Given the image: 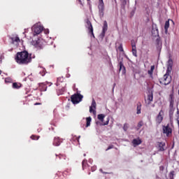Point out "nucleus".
<instances>
[{"label":"nucleus","mask_w":179,"mask_h":179,"mask_svg":"<svg viewBox=\"0 0 179 179\" xmlns=\"http://www.w3.org/2000/svg\"><path fill=\"white\" fill-rule=\"evenodd\" d=\"M155 71V65L151 66L150 69L148 70V73L150 76H153V72Z\"/></svg>","instance_id":"nucleus-27"},{"label":"nucleus","mask_w":179,"mask_h":179,"mask_svg":"<svg viewBox=\"0 0 179 179\" xmlns=\"http://www.w3.org/2000/svg\"><path fill=\"white\" fill-rule=\"evenodd\" d=\"M118 50H119V51H120V52H124V48H122V44H120L119 45Z\"/></svg>","instance_id":"nucleus-35"},{"label":"nucleus","mask_w":179,"mask_h":179,"mask_svg":"<svg viewBox=\"0 0 179 179\" xmlns=\"http://www.w3.org/2000/svg\"><path fill=\"white\" fill-rule=\"evenodd\" d=\"M63 158H64L65 159V156H64V157Z\"/></svg>","instance_id":"nucleus-52"},{"label":"nucleus","mask_w":179,"mask_h":179,"mask_svg":"<svg viewBox=\"0 0 179 179\" xmlns=\"http://www.w3.org/2000/svg\"><path fill=\"white\" fill-rule=\"evenodd\" d=\"M124 2H127V0H124Z\"/></svg>","instance_id":"nucleus-49"},{"label":"nucleus","mask_w":179,"mask_h":179,"mask_svg":"<svg viewBox=\"0 0 179 179\" xmlns=\"http://www.w3.org/2000/svg\"><path fill=\"white\" fill-rule=\"evenodd\" d=\"M5 82H9V78H6Z\"/></svg>","instance_id":"nucleus-46"},{"label":"nucleus","mask_w":179,"mask_h":179,"mask_svg":"<svg viewBox=\"0 0 179 179\" xmlns=\"http://www.w3.org/2000/svg\"><path fill=\"white\" fill-rule=\"evenodd\" d=\"M170 73L171 72L166 71V73L164 75L163 78H160L159 83L161 85H165V86H167V85H170L171 83V76H170Z\"/></svg>","instance_id":"nucleus-2"},{"label":"nucleus","mask_w":179,"mask_h":179,"mask_svg":"<svg viewBox=\"0 0 179 179\" xmlns=\"http://www.w3.org/2000/svg\"><path fill=\"white\" fill-rule=\"evenodd\" d=\"M169 101L171 106H174V90H172V93L169 94Z\"/></svg>","instance_id":"nucleus-18"},{"label":"nucleus","mask_w":179,"mask_h":179,"mask_svg":"<svg viewBox=\"0 0 179 179\" xmlns=\"http://www.w3.org/2000/svg\"><path fill=\"white\" fill-rule=\"evenodd\" d=\"M132 143H133L134 148L136 146H139V145H141L142 143V140H141V138H137V139L134 138L132 141Z\"/></svg>","instance_id":"nucleus-21"},{"label":"nucleus","mask_w":179,"mask_h":179,"mask_svg":"<svg viewBox=\"0 0 179 179\" xmlns=\"http://www.w3.org/2000/svg\"><path fill=\"white\" fill-rule=\"evenodd\" d=\"M86 23L88 26L87 29L89 30L90 34H91V36L94 38V33H93V25L92 24V22H90V20H87Z\"/></svg>","instance_id":"nucleus-12"},{"label":"nucleus","mask_w":179,"mask_h":179,"mask_svg":"<svg viewBox=\"0 0 179 179\" xmlns=\"http://www.w3.org/2000/svg\"><path fill=\"white\" fill-rule=\"evenodd\" d=\"M32 44L34 45L35 48H37V50H43V48H44V45L41 39L38 38L37 40L34 41Z\"/></svg>","instance_id":"nucleus-6"},{"label":"nucleus","mask_w":179,"mask_h":179,"mask_svg":"<svg viewBox=\"0 0 179 179\" xmlns=\"http://www.w3.org/2000/svg\"><path fill=\"white\" fill-rule=\"evenodd\" d=\"M163 134H165L166 136H170L173 134V129L170 127V124H168L166 126L162 127Z\"/></svg>","instance_id":"nucleus-5"},{"label":"nucleus","mask_w":179,"mask_h":179,"mask_svg":"<svg viewBox=\"0 0 179 179\" xmlns=\"http://www.w3.org/2000/svg\"><path fill=\"white\" fill-rule=\"evenodd\" d=\"M62 80H64L63 78H57V82H62Z\"/></svg>","instance_id":"nucleus-40"},{"label":"nucleus","mask_w":179,"mask_h":179,"mask_svg":"<svg viewBox=\"0 0 179 179\" xmlns=\"http://www.w3.org/2000/svg\"><path fill=\"white\" fill-rule=\"evenodd\" d=\"M141 108H142V103L141 102H138L137 103V108H136L137 112H136V114H141Z\"/></svg>","instance_id":"nucleus-25"},{"label":"nucleus","mask_w":179,"mask_h":179,"mask_svg":"<svg viewBox=\"0 0 179 179\" xmlns=\"http://www.w3.org/2000/svg\"><path fill=\"white\" fill-rule=\"evenodd\" d=\"M96 101L94 99L92 100V103L91 106L90 107V113H92L93 114H96Z\"/></svg>","instance_id":"nucleus-17"},{"label":"nucleus","mask_w":179,"mask_h":179,"mask_svg":"<svg viewBox=\"0 0 179 179\" xmlns=\"http://www.w3.org/2000/svg\"><path fill=\"white\" fill-rule=\"evenodd\" d=\"M87 1H90V0H87Z\"/></svg>","instance_id":"nucleus-53"},{"label":"nucleus","mask_w":179,"mask_h":179,"mask_svg":"<svg viewBox=\"0 0 179 179\" xmlns=\"http://www.w3.org/2000/svg\"><path fill=\"white\" fill-rule=\"evenodd\" d=\"M2 62V59L0 57V64Z\"/></svg>","instance_id":"nucleus-47"},{"label":"nucleus","mask_w":179,"mask_h":179,"mask_svg":"<svg viewBox=\"0 0 179 179\" xmlns=\"http://www.w3.org/2000/svg\"><path fill=\"white\" fill-rule=\"evenodd\" d=\"M166 143L164 142H157V149H158L159 152H164L166 150Z\"/></svg>","instance_id":"nucleus-10"},{"label":"nucleus","mask_w":179,"mask_h":179,"mask_svg":"<svg viewBox=\"0 0 179 179\" xmlns=\"http://www.w3.org/2000/svg\"><path fill=\"white\" fill-rule=\"evenodd\" d=\"M105 117H106V115H104L103 114L98 115V120H99L101 122H103Z\"/></svg>","instance_id":"nucleus-28"},{"label":"nucleus","mask_w":179,"mask_h":179,"mask_svg":"<svg viewBox=\"0 0 179 179\" xmlns=\"http://www.w3.org/2000/svg\"><path fill=\"white\" fill-rule=\"evenodd\" d=\"M79 138H80V136H79L78 137H76V141L79 143Z\"/></svg>","instance_id":"nucleus-43"},{"label":"nucleus","mask_w":179,"mask_h":179,"mask_svg":"<svg viewBox=\"0 0 179 179\" xmlns=\"http://www.w3.org/2000/svg\"><path fill=\"white\" fill-rule=\"evenodd\" d=\"M163 114H164V113L163 112V110H161L156 117V122L158 125L163 122Z\"/></svg>","instance_id":"nucleus-9"},{"label":"nucleus","mask_w":179,"mask_h":179,"mask_svg":"<svg viewBox=\"0 0 179 179\" xmlns=\"http://www.w3.org/2000/svg\"><path fill=\"white\" fill-rule=\"evenodd\" d=\"M20 87H22V84L18 83H13V89H20Z\"/></svg>","instance_id":"nucleus-26"},{"label":"nucleus","mask_w":179,"mask_h":179,"mask_svg":"<svg viewBox=\"0 0 179 179\" xmlns=\"http://www.w3.org/2000/svg\"><path fill=\"white\" fill-rule=\"evenodd\" d=\"M15 62L19 65H27L31 62V54H29V52L24 50L17 52L15 57Z\"/></svg>","instance_id":"nucleus-1"},{"label":"nucleus","mask_w":179,"mask_h":179,"mask_svg":"<svg viewBox=\"0 0 179 179\" xmlns=\"http://www.w3.org/2000/svg\"><path fill=\"white\" fill-rule=\"evenodd\" d=\"M98 8L100 17H103L104 16V1L103 0H99Z\"/></svg>","instance_id":"nucleus-4"},{"label":"nucleus","mask_w":179,"mask_h":179,"mask_svg":"<svg viewBox=\"0 0 179 179\" xmlns=\"http://www.w3.org/2000/svg\"><path fill=\"white\" fill-rule=\"evenodd\" d=\"M141 127H143V121H140L138 123L137 128L139 129H141Z\"/></svg>","instance_id":"nucleus-32"},{"label":"nucleus","mask_w":179,"mask_h":179,"mask_svg":"<svg viewBox=\"0 0 179 179\" xmlns=\"http://www.w3.org/2000/svg\"><path fill=\"white\" fill-rule=\"evenodd\" d=\"M156 43L158 45H162V40L159 38H157Z\"/></svg>","instance_id":"nucleus-34"},{"label":"nucleus","mask_w":179,"mask_h":179,"mask_svg":"<svg viewBox=\"0 0 179 179\" xmlns=\"http://www.w3.org/2000/svg\"><path fill=\"white\" fill-rule=\"evenodd\" d=\"M84 156H86V154H84Z\"/></svg>","instance_id":"nucleus-51"},{"label":"nucleus","mask_w":179,"mask_h":179,"mask_svg":"<svg viewBox=\"0 0 179 179\" xmlns=\"http://www.w3.org/2000/svg\"><path fill=\"white\" fill-rule=\"evenodd\" d=\"M61 143H62V139H61L59 137H55L53 141L54 146H59Z\"/></svg>","instance_id":"nucleus-19"},{"label":"nucleus","mask_w":179,"mask_h":179,"mask_svg":"<svg viewBox=\"0 0 179 179\" xmlns=\"http://www.w3.org/2000/svg\"><path fill=\"white\" fill-rule=\"evenodd\" d=\"M119 66H120L119 71L120 72L122 71V73H125L126 72L125 66H124V63H122V62H120Z\"/></svg>","instance_id":"nucleus-23"},{"label":"nucleus","mask_w":179,"mask_h":179,"mask_svg":"<svg viewBox=\"0 0 179 179\" xmlns=\"http://www.w3.org/2000/svg\"><path fill=\"white\" fill-rule=\"evenodd\" d=\"M176 110V108H174V106L169 105V118L171 121L173 120V115H174V111Z\"/></svg>","instance_id":"nucleus-20"},{"label":"nucleus","mask_w":179,"mask_h":179,"mask_svg":"<svg viewBox=\"0 0 179 179\" xmlns=\"http://www.w3.org/2000/svg\"><path fill=\"white\" fill-rule=\"evenodd\" d=\"M113 148H114V145H109V146L108 147V148L106 149V151H107V150H110V149H113Z\"/></svg>","instance_id":"nucleus-37"},{"label":"nucleus","mask_w":179,"mask_h":179,"mask_svg":"<svg viewBox=\"0 0 179 179\" xmlns=\"http://www.w3.org/2000/svg\"><path fill=\"white\" fill-rule=\"evenodd\" d=\"M171 22H172L173 23H174V22H173V20H171Z\"/></svg>","instance_id":"nucleus-50"},{"label":"nucleus","mask_w":179,"mask_h":179,"mask_svg":"<svg viewBox=\"0 0 179 179\" xmlns=\"http://www.w3.org/2000/svg\"><path fill=\"white\" fill-rule=\"evenodd\" d=\"M131 51H132V54L134 57H138V52L136 50V43H135V41H131Z\"/></svg>","instance_id":"nucleus-13"},{"label":"nucleus","mask_w":179,"mask_h":179,"mask_svg":"<svg viewBox=\"0 0 179 179\" xmlns=\"http://www.w3.org/2000/svg\"><path fill=\"white\" fill-rule=\"evenodd\" d=\"M82 99H83V95L80 94H74L71 96V100L73 104H78L80 103L82 101Z\"/></svg>","instance_id":"nucleus-3"},{"label":"nucleus","mask_w":179,"mask_h":179,"mask_svg":"<svg viewBox=\"0 0 179 179\" xmlns=\"http://www.w3.org/2000/svg\"><path fill=\"white\" fill-rule=\"evenodd\" d=\"M92 171H96V166H92L91 168Z\"/></svg>","instance_id":"nucleus-42"},{"label":"nucleus","mask_w":179,"mask_h":179,"mask_svg":"<svg viewBox=\"0 0 179 179\" xmlns=\"http://www.w3.org/2000/svg\"><path fill=\"white\" fill-rule=\"evenodd\" d=\"M47 85H49V86H51V85H52V83H42L39 84V87H40L41 90H42V92H47Z\"/></svg>","instance_id":"nucleus-15"},{"label":"nucleus","mask_w":179,"mask_h":179,"mask_svg":"<svg viewBox=\"0 0 179 179\" xmlns=\"http://www.w3.org/2000/svg\"><path fill=\"white\" fill-rule=\"evenodd\" d=\"M64 89L62 88L59 94H64Z\"/></svg>","instance_id":"nucleus-41"},{"label":"nucleus","mask_w":179,"mask_h":179,"mask_svg":"<svg viewBox=\"0 0 179 179\" xmlns=\"http://www.w3.org/2000/svg\"><path fill=\"white\" fill-rule=\"evenodd\" d=\"M176 117H177L176 121H177L178 125L179 126V110H178V111L176 113Z\"/></svg>","instance_id":"nucleus-36"},{"label":"nucleus","mask_w":179,"mask_h":179,"mask_svg":"<svg viewBox=\"0 0 179 179\" xmlns=\"http://www.w3.org/2000/svg\"><path fill=\"white\" fill-rule=\"evenodd\" d=\"M147 104H150V103H152V101H153V94L152 93H150L148 94L147 96V101L145 100Z\"/></svg>","instance_id":"nucleus-22"},{"label":"nucleus","mask_w":179,"mask_h":179,"mask_svg":"<svg viewBox=\"0 0 179 179\" xmlns=\"http://www.w3.org/2000/svg\"><path fill=\"white\" fill-rule=\"evenodd\" d=\"M108 122H110V118H108L106 122L103 123V125H108Z\"/></svg>","instance_id":"nucleus-38"},{"label":"nucleus","mask_w":179,"mask_h":179,"mask_svg":"<svg viewBox=\"0 0 179 179\" xmlns=\"http://www.w3.org/2000/svg\"><path fill=\"white\" fill-rule=\"evenodd\" d=\"M86 121H87L86 128H87V127H90V122H92V117H87Z\"/></svg>","instance_id":"nucleus-29"},{"label":"nucleus","mask_w":179,"mask_h":179,"mask_svg":"<svg viewBox=\"0 0 179 179\" xmlns=\"http://www.w3.org/2000/svg\"><path fill=\"white\" fill-rule=\"evenodd\" d=\"M10 40H11V43L14 44L15 45H19L20 43V38L17 35H13L10 37Z\"/></svg>","instance_id":"nucleus-8"},{"label":"nucleus","mask_w":179,"mask_h":179,"mask_svg":"<svg viewBox=\"0 0 179 179\" xmlns=\"http://www.w3.org/2000/svg\"><path fill=\"white\" fill-rule=\"evenodd\" d=\"M107 30H108V24L107 23V21L105 20L103 22L102 32L101 34V36H102V37H104V36H106V33L107 32Z\"/></svg>","instance_id":"nucleus-14"},{"label":"nucleus","mask_w":179,"mask_h":179,"mask_svg":"<svg viewBox=\"0 0 179 179\" xmlns=\"http://www.w3.org/2000/svg\"><path fill=\"white\" fill-rule=\"evenodd\" d=\"M152 36H153V37L159 36V29H157L156 24H152Z\"/></svg>","instance_id":"nucleus-11"},{"label":"nucleus","mask_w":179,"mask_h":179,"mask_svg":"<svg viewBox=\"0 0 179 179\" xmlns=\"http://www.w3.org/2000/svg\"><path fill=\"white\" fill-rule=\"evenodd\" d=\"M128 128H129V124L128 123H125L123 126V130L127 132V131H128Z\"/></svg>","instance_id":"nucleus-31"},{"label":"nucleus","mask_w":179,"mask_h":179,"mask_svg":"<svg viewBox=\"0 0 179 179\" xmlns=\"http://www.w3.org/2000/svg\"><path fill=\"white\" fill-rule=\"evenodd\" d=\"M2 73V71L0 70V75Z\"/></svg>","instance_id":"nucleus-48"},{"label":"nucleus","mask_w":179,"mask_h":179,"mask_svg":"<svg viewBox=\"0 0 179 179\" xmlns=\"http://www.w3.org/2000/svg\"><path fill=\"white\" fill-rule=\"evenodd\" d=\"M32 31H34V36H36L43 31V27L40 25H34L32 27Z\"/></svg>","instance_id":"nucleus-7"},{"label":"nucleus","mask_w":179,"mask_h":179,"mask_svg":"<svg viewBox=\"0 0 179 179\" xmlns=\"http://www.w3.org/2000/svg\"><path fill=\"white\" fill-rule=\"evenodd\" d=\"M31 139H32V141H38V139H40V136L36 135H32L31 136Z\"/></svg>","instance_id":"nucleus-30"},{"label":"nucleus","mask_w":179,"mask_h":179,"mask_svg":"<svg viewBox=\"0 0 179 179\" xmlns=\"http://www.w3.org/2000/svg\"><path fill=\"white\" fill-rule=\"evenodd\" d=\"M62 157H64V155H59V159H62Z\"/></svg>","instance_id":"nucleus-45"},{"label":"nucleus","mask_w":179,"mask_h":179,"mask_svg":"<svg viewBox=\"0 0 179 179\" xmlns=\"http://www.w3.org/2000/svg\"><path fill=\"white\" fill-rule=\"evenodd\" d=\"M169 27H170V20H167L165 22L164 24V30H165V34H167L169 32Z\"/></svg>","instance_id":"nucleus-24"},{"label":"nucleus","mask_w":179,"mask_h":179,"mask_svg":"<svg viewBox=\"0 0 179 179\" xmlns=\"http://www.w3.org/2000/svg\"><path fill=\"white\" fill-rule=\"evenodd\" d=\"M83 164V169H85V166H86V161L83 160L82 162Z\"/></svg>","instance_id":"nucleus-39"},{"label":"nucleus","mask_w":179,"mask_h":179,"mask_svg":"<svg viewBox=\"0 0 179 179\" xmlns=\"http://www.w3.org/2000/svg\"><path fill=\"white\" fill-rule=\"evenodd\" d=\"M40 105H41V103H34V106H40Z\"/></svg>","instance_id":"nucleus-44"},{"label":"nucleus","mask_w":179,"mask_h":179,"mask_svg":"<svg viewBox=\"0 0 179 179\" xmlns=\"http://www.w3.org/2000/svg\"><path fill=\"white\" fill-rule=\"evenodd\" d=\"M169 178L170 179H174V171H172L169 173Z\"/></svg>","instance_id":"nucleus-33"},{"label":"nucleus","mask_w":179,"mask_h":179,"mask_svg":"<svg viewBox=\"0 0 179 179\" xmlns=\"http://www.w3.org/2000/svg\"><path fill=\"white\" fill-rule=\"evenodd\" d=\"M173 71V59L170 58L168 61L166 72H171Z\"/></svg>","instance_id":"nucleus-16"}]
</instances>
